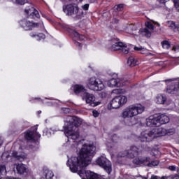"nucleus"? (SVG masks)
Returning <instances> with one entry per match:
<instances>
[{"label":"nucleus","instance_id":"nucleus-17","mask_svg":"<svg viewBox=\"0 0 179 179\" xmlns=\"http://www.w3.org/2000/svg\"><path fill=\"white\" fill-rule=\"evenodd\" d=\"M147 127H160V123L157 120V117L150 116L146 119Z\"/></svg>","mask_w":179,"mask_h":179},{"label":"nucleus","instance_id":"nucleus-46","mask_svg":"<svg viewBox=\"0 0 179 179\" xmlns=\"http://www.w3.org/2000/svg\"><path fill=\"white\" fill-rule=\"evenodd\" d=\"M154 24H157V26H158V27H160V24H159L158 22H155V21H152Z\"/></svg>","mask_w":179,"mask_h":179},{"label":"nucleus","instance_id":"nucleus-36","mask_svg":"<svg viewBox=\"0 0 179 179\" xmlns=\"http://www.w3.org/2000/svg\"><path fill=\"white\" fill-rule=\"evenodd\" d=\"M169 179H179V176L178 174H173V175H170L169 176Z\"/></svg>","mask_w":179,"mask_h":179},{"label":"nucleus","instance_id":"nucleus-39","mask_svg":"<svg viewBox=\"0 0 179 179\" xmlns=\"http://www.w3.org/2000/svg\"><path fill=\"white\" fill-rule=\"evenodd\" d=\"M92 114H93L94 117H99L100 113H99V112L97 110H93Z\"/></svg>","mask_w":179,"mask_h":179},{"label":"nucleus","instance_id":"nucleus-1","mask_svg":"<svg viewBox=\"0 0 179 179\" xmlns=\"http://www.w3.org/2000/svg\"><path fill=\"white\" fill-rule=\"evenodd\" d=\"M96 149L93 145L84 144L80 151L79 157H72L68 160V166L72 173H77L82 179H101L99 175L85 169L92 163Z\"/></svg>","mask_w":179,"mask_h":179},{"label":"nucleus","instance_id":"nucleus-54","mask_svg":"<svg viewBox=\"0 0 179 179\" xmlns=\"http://www.w3.org/2000/svg\"><path fill=\"white\" fill-rule=\"evenodd\" d=\"M178 27H179V25H178Z\"/></svg>","mask_w":179,"mask_h":179},{"label":"nucleus","instance_id":"nucleus-6","mask_svg":"<svg viewBox=\"0 0 179 179\" xmlns=\"http://www.w3.org/2000/svg\"><path fill=\"white\" fill-rule=\"evenodd\" d=\"M87 86L88 88L90 89V90H94L96 92L103 90V89H104V84H103V81L94 77H92L91 78H90Z\"/></svg>","mask_w":179,"mask_h":179},{"label":"nucleus","instance_id":"nucleus-26","mask_svg":"<svg viewBox=\"0 0 179 179\" xmlns=\"http://www.w3.org/2000/svg\"><path fill=\"white\" fill-rule=\"evenodd\" d=\"M12 159V157L9 155V152H5L1 155V159L5 163H8V162H10V159Z\"/></svg>","mask_w":179,"mask_h":179},{"label":"nucleus","instance_id":"nucleus-35","mask_svg":"<svg viewBox=\"0 0 179 179\" xmlns=\"http://www.w3.org/2000/svg\"><path fill=\"white\" fill-rule=\"evenodd\" d=\"M31 37H40L41 38H45V35L43 34H31Z\"/></svg>","mask_w":179,"mask_h":179},{"label":"nucleus","instance_id":"nucleus-20","mask_svg":"<svg viewBox=\"0 0 179 179\" xmlns=\"http://www.w3.org/2000/svg\"><path fill=\"white\" fill-rule=\"evenodd\" d=\"M25 13L27 15H29L30 16H33V17H40V14L38 13V11H37L34 8L31 7L29 9H25Z\"/></svg>","mask_w":179,"mask_h":179},{"label":"nucleus","instance_id":"nucleus-28","mask_svg":"<svg viewBox=\"0 0 179 179\" xmlns=\"http://www.w3.org/2000/svg\"><path fill=\"white\" fill-rule=\"evenodd\" d=\"M43 174L46 179H51L52 178V177H54V173H52V171L45 170Z\"/></svg>","mask_w":179,"mask_h":179},{"label":"nucleus","instance_id":"nucleus-32","mask_svg":"<svg viewBox=\"0 0 179 179\" xmlns=\"http://www.w3.org/2000/svg\"><path fill=\"white\" fill-rule=\"evenodd\" d=\"M162 47L163 48H165L166 50H169L170 48V43L167 41H164L162 43Z\"/></svg>","mask_w":179,"mask_h":179},{"label":"nucleus","instance_id":"nucleus-37","mask_svg":"<svg viewBox=\"0 0 179 179\" xmlns=\"http://www.w3.org/2000/svg\"><path fill=\"white\" fill-rule=\"evenodd\" d=\"M113 93H114L115 94H120V93H122V89L113 90Z\"/></svg>","mask_w":179,"mask_h":179},{"label":"nucleus","instance_id":"nucleus-53","mask_svg":"<svg viewBox=\"0 0 179 179\" xmlns=\"http://www.w3.org/2000/svg\"><path fill=\"white\" fill-rule=\"evenodd\" d=\"M164 1H166V0H161V2H164Z\"/></svg>","mask_w":179,"mask_h":179},{"label":"nucleus","instance_id":"nucleus-49","mask_svg":"<svg viewBox=\"0 0 179 179\" xmlns=\"http://www.w3.org/2000/svg\"><path fill=\"white\" fill-rule=\"evenodd\" d=\"M66 113H69V109L65 108Z\"/></svg>","mask_w":179,"mask_h":179},{"label":"nucleus","instance_id":"nucleus-21","mask_svg":"<svg viewBox=\"0 0 179 179\" xmlns=\"http://www.w3.org/2000/svg\"><path fill=\"white\" fill-rule=\"evenodd\" d=\"M158 122H159V127L160 125H163V124H167L169 121H170V118L166 115H160L157 117Z\"/></svg>","mask_w":179,"mask_h":179},{"label":"nucleus","instance_id":"nucleus-18","mask_svg":"<svg viewBox=\"0 0 179 179\" xmlns=\"http://www.w3.org/2000/svg\"><path fill=\"white\" fill-rule=\"evenodd\" d=\"M125 85H127V83H124V80H120L115 78L110 79L108 83V85L110 87H115V86L120 87L121 86H125Z\"/></svg>","mask_w":179,"mask_h":179},{"label":"nucleus","instance_id":"nucleus-34","mask_svg":"<svg viewBox=\"0 0 179 179\" xmlns=\"http://www.w3.org/2000/svg\"><path fill=\"white\" fill-rule=\"evenodd\" d=\"M134 50L135 51H146V49H145V48H143L142 46H140V47L135 46L134 48Z\"/></svg>","mask_w":179,"mask_h":179},{"label":"nucleus","instance_id":"nucleus-9","mask_svg":"<svg viewBox=\"0 0 179 179\" xmlns=\"http://www.w3.org/2000/svg\"><path fill=\"white\" fill-rule=\"evenodd\" d=\"M81 97L83 100H85L87 104H90L91 107H96V106H99V104H100V101H96V96H94L93 94L84 92L82 94Z\"/></svg>","mask_w":179,"mask_h":179},{"label":"nucleus","instance_id":"nucleus-45","mask_svg":"<svg viewBox=\"0 0 179 179\" xmlns=\"http://www.w3.org/2000/svg\"><path fill=\"white\" fill-rule=\"evenodd\" d=\"M158 178H159V176H157L152 175L151 176V179H158Z\"/></svg>","mask_w":179,"mask_h":179},{"label":"nucleus","instance_id":"nucleus-47","mask_svg":"<svg viewBox=\"0 0 179 179\" xmlns=\"http://www.w3.org/2000/svg\"><path fill=\"white\" fill-rule=\"evenodd\" d=\"M161 179H170V178L169 176H162Z\"/></svg>","mask_w":179,"mask_h":179},{"label":"nucleus","instance_id":"nucleus-52","mask_svg":"<svg viewBox=\"0 0 179 179\" xmlns=\"http://www.w3.org/2000/svg\"><path fill=\"white\" fill-rule=\"evenodd\" d=\"M38 114H41V111H38Z\"/></svg>","mask_w":179,"mask_h":179},{"label":"nucleus","instance_id":"nucleus-43","mask_svg":"<svg viewBox=\"0 0 179 179\" xmlns=\"http://www.w3.org/2000/svg\"><path fill=\"white\" fill-rule=\"evenodd\" d=\"M120 22V20H118V19H113L112 21V23H115V24H118V22Z\"/></svg>","mask_w":179,"mask_h":179},{"label":"nucleus","instance_id":"nucleus-24","mask_svg":"<svg viewBox=\"0 0 179 179\" xmlns=\"http://www.w3.org/2000/svg\"><path fill=\"white\" fill-rule=\"evenodd\" d=\"M13 157H15L17 160H20V162H23V160L26 159L27 158V155L26 154H22L21 155H17V152L13 151Z\"/></svg>","mask_w":179,"mask_h":179},{"label":"nucleus","instance_id":"nucleus-13","mask_svg":"<svg viewBox=\"0 0 179 179\" xmlns=\"http://www.w3.org/2000/svg\"><path fill=\"white\" fill-rule=\"evenodd\" d=\"M173 81L174 80L173 79L166 80V83L168 85L166 92L171 94H176V93L178 92V87L177 86V84H173Z\"/></svg>","mask_w":179,"mask_h":179},{"label":"nucleus","instance_id":"nucleus-8","mask_svg":"<svg viewBox=\"0 0 179 179\" xmlns=\"http://www.w3.org/2000/svg\"><path fill=\"white\" fill-rule=\"evenodd\" d=\"M117 156L118 157H125L126 156H127L131 159H134V157L139 156V148L136 146H131L129 150H125L122 152H120Z\"/></svg>","mask_w":179,"mask_h":179},{"label":"nucleus","instance_id":"nucleus-11","mask_svg":"<svg viewBox=\"0 0 179 179\" xmlns=\"http://www.w3.org/2000/svg\"><path fill=\"white\" fill-rule=\"evenodd\" d=\"M96 164L100 166L104 169V170L108 173V174H110L112 171L111 169V162L107 159L105 157H100L96 159Z\"/></svg>","mask_w":179,"mask_h":179},{"label":"nucleus","instance_id":"nucleus-16","mask_svg":"<svg viewBox=\"0 0 179 179\" xmlns=\"http://www.w3.org/2000/svg\"><path fill=\"white\" fill-rule=\"evenodd\" d=\"M20 24L21 27H23L24 30H31L33 27H37L38 26V24L33 23L26 20H21Z\"/></svg>","mask_w":179,"mask_h":179},{"label":"nucleus","instance_id":"nucleus-51","mask_svg":"<svg viewBox=\"0 0 179 179\" xmlns=\"http://www.w3.org/2000/svg\"><path fill=\"white\" fill-rule=\"evenodd\" d=\"M136 122H137V120H136L133 124H136Z\"/></svg>","mask_w":179,"mask_h":179},{"label":"nucleus","instance_id":"nucleus-29","mask_svg":"<svg viewBox=\"0 0 179 179\" xmlns=\"http://www.w3.org/2000/svg\"><path fill=\"white\" fill-rule=\"evenodd\" d=\"M73 34L80 41L85 40V36L79 34L76 31H73Z\"/></svg>","mask_w":179,"mask_h":179},{"label":"nucleus","instance_id":"nucleus-3","mask_svg":"<svg viewBox=\"0 0 179 179\" xmlns=\"http://www.w3.org/2000/svg\"><path fill=\"white\" fill-rule=\"evenodd\" d=\"M166 134H167V129L163 127H157L151 131L145 130L142 131L138 137V141L139 142H152L155 138L164 136Z\"/></svg>","mask_w":179,"mask_h":179},{"label":"nucleus","instance_id":"nucleus-25","mask_svg":"<svg viewBox=\"0 0 179 179\" xmlns=\"http://www.w3.org/2000/svg\"><path fill=\"white\" fill-rule=\"evenodd\" d=\"M85 91V87L80 85H76L73 87V92L76 94H79V93H82V92Z\"/></svg>","mask_w":179,"mask_h":179},{"label":"nucleus","instance_id":"nucleus-42","mask_svg":"<svg viewBox=\"0 0 179 179\" xmlns=\"http://www.w3.org/2000/svg\"><path fill=\"white\" fill-rule=\"evenodd\" d=\"M169 169L171 170V171H176V166H170Z\"/></svg>","mask_w":179,"mask_h":179},{"label":"nucleus","instance_id":"nucleus-15","mask_svg":"<svg viewBox=\"0 0 179 179\" xmlns=\"http://www.w3.org/2000/svg\"><path fill=\"white\" fill-rule=\"evenodd\" d=\"M150 162L149 157H138L133 159V164L136 166H146Z\"/></svg>","mask_w":179,"mask_h":179},{"label":"nucleus","instance_id":"nucleus-14","mask_svg":"<svg viewBox=\"0 0 179 179\" xmlns=\"http://www.w3.org/2000/svg\"><path fill=\"white\" fill-rule=\"evenodd\" d=\"M39 138H41V135L37 133V127L35 128V131H34L28 130L25 132V139L27 141H36V139H38Z\"/></svg>","mask_w":179,"mask_h":179},{"label":"nucleus","instance_id":"nucleus-38","mask_svg":"<svg viewBox=\"0 0 179 179\" xmlns=\"http://www.w3.org/2000/svg\"><path fill=\"white\" fill-rule=\"evenodd\" d=\"M172 85H176V86L178 87V89L179 90V78L174 80Z\"/></svg>","mask_w":179,"mask_h":179},{"label":"nucleus","instance_id":"nucleus-48","mask_svg":"<svg viewBox=\"0 0 179 179\" xmlns=\"http://www.w3.org/2000/svg\"><path fill=\"white\" fill-rule=\"evenodd\" d=\"M2 143H3V141L1 139H0V146L2 145Z\"/></svg>","mask_w":179,"mask_h":179},{"label":"nucleus","instance_id":"nucleus-33","mask_svg":"<svg viewBox=\"0 0 179 179\" xmlns=\"http://www.w3.org/2000/svg\"><path fill=\"white\" fill-rule=\"evenodd\" d=\"M27 0H15V3L17 5H24Z\"/></svg>","mask_w":179,"mask_h":179},{"label":"nucleus","instance_id":"nucleus-22","mask_svg":"<svg viewBox=\"0 0 179 179\" xmlns=\"http://www.w3.org/2000/svg\"><path fill=\"white\" fill-rule=\"evenodd\" d=\"M167 100V97L166 95H163L162 94H159L156 97V101L157 104H164Z\"/></svg>","mask_w":179,"mask_h":179},{"label":"nucleus","instance_id":"nucleus-10","mask_svg":"<svg viewBox=\"0 0 179 179\" xmlns=\"http://www.w3.org/2000/svg\"><path fill=\"white\" fill-rule=\"evenodd\" d=\"M128 101V99L125 96H117L113 98L110 102L111 108H120L122 107Z\"/></svg>","mask_w":179,"mask_h":179},{"label":"nucleus","instance_id":"nucleus-4","mask_svg":"<svg viewBox=\"0 0 179 179\" xmlns=\"http://www.w3.org/2000/svg\"><path fill=\"white\" fill-rule=\"evenodd\" d=\"M145 111V107L142 105H131L124 109L122 113V118H133L139 114H142Z\"/></svg>","mask_w":179,"mask_h":179},{"label":"nucleus","instance_id":"nucleus-44","mask_svg":"<svg viewBox=\"0 0 179 179\" xmlns=\"http://www.w3.org/2000/svg\"><path fill=\"white\" fill-rule=\"evenodd\" d=\"M172 50L173 51H176L177 50H179V45L173 46Z\"/></svg>","mask_w":179,"mask_h":179},{"label":"nucleus","instance_id":"nucleus-12","mask_svg":"<svg viewBox=\"0 0 179 179\" xmlns=\"http://www.w3.org/2000/svg\"><path fill=\"white\" fill-rule=\"evenodd\" d=\"M110 51H118L120 50L123 54H128L129 52V49L127 45L123 44L121 42H115V44H113L109 48Z\"/></svg>","mask_w":179,"mask_h":179},{"label":"nucleus","instance_id":"nucleus-50","mask_svg":"<svg viewBox=\"0 0 179 179\" xmlns=\"http://www.w3.org/2000/svg\"><path fill=\"white\" fill-rule=\"evenodd\" d=\"M145 52H146V51H141V54H145Z\"/></svg>","mask_w":179,"mask_h":179},{"label":"nucleus","instance_id":"nucleus-7","mask_svg":"<svg viewBox=\"0 0 179 179\" xmlns=\"http://www.w3.org/2000/svg\"><path fill=\"white\" fill-rule=\"evenodd\" d=\"M145 27L141 29L138 33L143 37L149 38L152 36V33H153L155 30V26H153V23L150 21L145 22Z\"/></svg>","mask_w":179,"mask_h":179},{"label":"nucleus","instance_id":"nucleus-2","mask_svg":"<svg viewBox=\"0 0 179 179\" xmlns=\"http://www.w3.org/2000/svg\"><path fill=\"white\" fill-rule=\"evenodd\" d=\"M82 119L78 117H68L64 126V134L66 136H67L68 139H73V141L79 139V127L82 125Z\"/></svg>","mask_w":179,"mask_h":179},{"label":"nucleus","instance_id":"nucleus-41","mask_svg":"<svg viewBox=\"0 0 179 179\" xmlns=\"http://www.w3.org/2000/svg\"><path fill=\"white\" fill-rule=\"evenodd\" d=\"M75 44L77 47H78V48L80 50V48H82V43H79V42H75Z\"/></svg>","mask_w":179,"mask_h":179},{"label":"nucleus","instance_id":"nucleus-5","mask_svg":"<svg viewBox=\"0 0 179 179\" xmlns=\"http://www.w3.org/2000/svg\"><path fill=\"white\" fill-rule=\"evenodd\" d=\"M63 10L64 13L68 16H76V17H80L83 15V11L80 9L76 4H68L63 6Z\"/></svg>","mask_w":179,"mask_h":179},{"label":"nucleus","instance_id":"nucleus-30","mask_svg":"<svg viewBox=\"0 0 179 179\" xmlns=\"http://www.w3.org/2000/svg\"><path fill=\"white\" fill-rule=\"evenodd\" d=\"M159 161L158 160H155V161H152V162H147V166L148 167H156V166H159Z\"/></svg>","mask_w":179,"mask_h":179},{"label":"nucleus","instance_id":"nucleus-27","mask_svg":"<svg viewBox=\"0 0 179 179\" xmlns=\"http://www.w3.org/2000/svg\"><path fill=\"white\" fill-rule=\"evenodd\" d=\"M168 26L171 27V29H173V30H174L175 31H179V24H176V22L173 21H169Z\"/></svg>","mask_w":179,"mask_h":179},{"label":"nucleus","instance_id":"nucleus-23","mask_svg":"<svg viewBox=\"0 0 179 179\" xmlns=\"http://www.w3.org/2000/svg\"><path fill=\"white\" fill-rule=\"evenodd\" d=\"M127 64L129 66H136V65H139V62L138 60L135 59V57L130 56L127 60Z\"/></svg>","mask_w":179,"mask_h":179},{"label":"nucleus","instance_id":"nucleus-19","mask_svg":"<svg viewBox=\"0 0 179 179\" xmlns=\"http://www.w3.org/2000/svg\"><path fill=\"white\" fill-rule=\"evenodd\" d=\"M16 170L18 174L24 175L27 174V168H26V165L23 164H18L16 165Z\"/></svg>","mask_w":179,"mask_h":179},{"label":"nucleus","instance_id":"nucleus-40","mask_svg":"<svg viewBox=\"0 0 179 179\" xmlns=\"http://www.w3.org/2000/svg\"><path fill=\"white\" fill-rule=\"evenodd\" d=\"M83 9H84V10H87L89 9V4H85L84 6H82Z\"/></svg>","mask_w":179,"mask_h":179},{"label":"nucleus","instance_id":"nucleus-31","mask_svg":"<svg viewBox=\"0 0 179 179\" xmlns=\"http://www.w3.org/2000/svg\"><path fill=\"white\" fill-rule=\"evenodd\" d=\"M114 9L115 12H121L124 10V6L122 4H119L117 6H114Z\"/></svg>","mask_w":179,"mask_h":179}]
</instances>
